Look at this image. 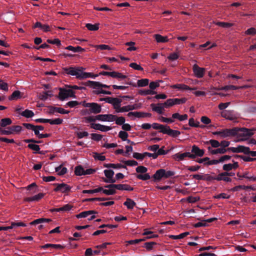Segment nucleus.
<instances>
[{
	"label": "nucleus",
	"mask_w": 256,
	"mask_h": 256,
	"mask_svg": "<svg viewBox=\"0 0 256 256\" xmlns=\"http://www.w3.org/2000/svg\"><path fill=\"white\" fill-rule=\"evenodd\" d=\"M85 68L82 66L64 68V71L67 74L74 76L78 79L82 80V76Z\"/></svg>",
	"instance_id": "1"
},
{
	"label": "nucleus",
	"mask_w": 256,
	"mask_h": 256,
	"mask_svg": "<svg viewBox=\"0 0 256 256\" xmlns=\"http://www.w3.org/2000/svg\"><path fill=\"white\" fill-rule=\"evenodd\" d=\"M56 97L60 100H64L69 97L76 98V96L75 92L72 90L60 88L58 95Z\"/></svg>",
	"instance_id": "2"
},
{
	"label": "nucleus",
	"mask_w": 256,
	"mask_h": 256,
	"mask_svg": "<svg viewBox=\"0 0 256 256\" xmlns=\"http://www.w3.org/2000/svg\"><path fill=\"white\" fill-rule=\"evenodd\" d=\"M233 129H236V134H234L235 136H237L239 137H249L254 134V129H249L245 128H234ZM246 138H242L240 140H239V141L240 140H244Z\"/></svg>",
	"instance_id": "3"
},
{
	"label": "nucleus",
	"mask_w": 256,
	"mask_h": 256,
	"mask_svg": "<svg viewBox=\"0 0 256 256\" xmlns=\"http://www.w3.org/2000/svg\"><path fill=\"white\" fill-rule=\"evenodd\" d=\"M236 129L225 128L220 131L212 132L214 135L219 136L222 138H225L228 136H234Z\"/></svg>",
	"instance_id": "4"
},
{
	"label": "nucleus",
	"mask_w": 256,
	"mask_h": 256,
	"mask_svg": "<svg viewBox=\"0 0 256 256\" xmlns=\"http://www.w3.org/2000/svg\"><path fill=\"white\" fill-rule=\"evenodd\" d=\"M53 185L56 186L54 190L55 192H60L65 194H68V193L70 190L72 188L71 186L65 183H55Z\"/></svg>",
	"instance_id": "5"
},
{
	"label": "nucleus",
	"mask_w": 256,
	"mask_h": 256,
	"mask_svg": "<svg viewBox=\"0 0 256 256\" xmlns=\"http://www.w3.org/2000/svg\"><path fill=\"white\" fill-rule=\"evenodd\" d=\"M106 188H115L116 190H120L132 191L134 188L130 185L127 184H110L104 186Z\"/></svg>",
	"instance_id": "6"
},
{
	"label": "nucleus",
	"mask_w": 256,
	"mask_h": 256,
	"mask_svg": "<svg viewBox=\"0 0 256 256\" xmlns=\"http://www.w3.org/2000/svg\"><path fill=\"white\" fill-rule=\"evenodd\" d=\"M160 132L164 134H167L168 136L173 138H176L180 134V132L178 130H173L170 127L166 125V128L162 130H160Z\"/></svg>",
	"instance_id": "7"
},
{
	"label": "nucleus",
	"mask_w": 256,
	"mask_h": 256,
	"mask_svg": "<svg viewBox=\"0 0 256 256\" xmlns=\"http://www.w3.org/2000/svg\"><path fill=\"white\" fill-rule=\"evenodd\" d=\"M89 113L98 114L102 112V106L100 104L96 102H90L89 104Z\"/></svg>",
	"instance_id": "8"
},
{
	"label": "nucleus",
	"mask_w": 256,
	"mask_h": 256,
	"mask_svg": "<svg viewBox=\"0 0 256 256\" xmlns=\"http://www.w3.org/2000/svg\"><path fill=\"white\" fill-rule=\"evenodd\" d=\"M192 70L195 76L198 78H202L206 72L204 68H200L196 64L193 66Z\"/></svg>",
	"instance_id": "9"
},
{
	"label": "nucleus",
	"mask_w": 256,
	"mask_h": 256,
	"mask_svg": "<svg viewBox=\"0 0 256 256\" xmlns=\"http://www.w3.org/2000/svg\"><path fill=\"white\" fill-rule=\"evenodd\" d=\"M90 127L96 130H98L102 132H107L112 129V128L108 126L102 125L100 124L91 123Z\"/></svg>",
	"instance_id": "10"
},
{
	"label": "nucleus",
	"mask_w": 256,
	"mask_h": 256,
	"mask_svg": "<svg viewBox=\"0 0 256 256\" xmlns=\"http://www.w3.org/2000/svg\"><path fill=\"white\" fill-rule=\"evenodd\" d=\"M164 169L160 168L157 170L155 174L152 176V178H153V180L154 182H159L162 178H164Z\"/></svg>",
	"instance_id": "11"
},
{
	"label": "nucleus",
	"mask_w": 256,
	"mask_h": 256,
	"mask_svg": "<svg viewBox=\"0 0 256 256\" xmlns=\"http://www.w3.org/2000/svg\"><path fill=\"white\" fill-rule=\"evenodd\" d=\"M246 146H238L237 147H230L228 148V151H232L234 153L243 152L246 154Z\"/></svg>",
	"instance_id": "12"
},
{
	"label": "nucleus",
	"mask_w": 256,
	"mask_h": 256,
	"mask_svg": "<svg viewBox=\"0 0 256 256\" xmlns=\"http://www.w3.org/2000/svg\"><path fill=\"white\" fill-rule=\"evenodd\" d=\"M49 109L50 110V113H54L56 112L61 114H68L70 112V111L65 110L62 108L50 106Z\"/></svg>",
	"instance_id": "13"
},
{
	"label": "nucleus",
	"mask_w": 256,
	"mask_h": 256,
	"mask_svg": "<svg viewBox=\"0 0 256 256\" xmlns=\"http://www.w3.org/2000/svg\"><path fill=\"white\" fill-rule=\"evenodd\" d=\"M192 152L194 154L197 156H202L204 154V150L200 149L198 146L194 145L192 148Z\"/></svg>",
	"instance_id": "14"
},
{
	"label": "nucleus",
	"mask_w": 256,
	"mask_h": 256,
	"mask_svg": "<svg viewBox=\"0 0 256 256\" xmlns=\"http://www.w3.org/2000/svg\"><path fill=\"white\" fill-rule=\"evenodd\" d=\"M100 84L101 83L100 82L91 80H88L86 82H84L82 83V85L85 86H88L93 88H100Z\"/></svg>",
	"instance_id": "15"
},
{
	"label": "nucleus",
	"mask_w": 256,
	"mask_h": 256,
	"mask_svg": "<svg viewBox=\"0 0 256 256\" xmlns=\"http://www.w3.org/2000/svg\"><path fill=\"white\" fill-rule=\"evenodd\" d=\"M96 214H98L97 212H96L95 210H90L82 212L80 213L79 214H76V216L78 218H86L89 215Z\"/></svg>",
	"instance_id": "16"
},
{
	"label": "nucleus",
	"mask_w": 256,
	"mask_h": 256,
	"mask_svg": "<svg viewBox=\"0 0 256 256\" xmlns=\"http://www.w3.org/2000/svg\"><path fill=\"white\" fill-rule=\"evenodd\" d=\"M210 147L209 146L208 148V150L210 151V153L212 154H224L228 152V148H220L216 149V150H210Z\"/></svg>",
	"instance_id": "17"
},
{
	"label": "nucleus",
	"mask_w": 256,
	"mask_h": 256,
	"mask_svg": "<svg viewBox=\"0 0 256 256\" xmlns=\"http://www.w3.org/2000/svg\"><path fill=\"white\" fill-rule=\"evenodd\" d=\"M52 222V220L50 218H40L38 219H36L34 221L30 222V225H36L40 224H42L44 222Z\"/></svg>",
	"instance_id": "18"
},
{
	"label": "nucleus",
	"mask_w": 256,
	"mask_h": 256,
	"mask_svg": "<svg viewBox=\"0 0 256 256\" xmlns=\"http://www.w3.org/2000/svg\"><path fill=\"white\" fill-rule=\"evenodd\" d=\"M73 206L70 204H66L64 205L61 208H54L52 210V212H68L70 210Z\"/></svg>",
	"instance_id": "19"
},
{
	"label": "nucleus",
	"mask_w": 256,
	"mask_h": 256,
	"mask_svg": "<svg viewBox=\"0 0 256 256\" xmlns=\"http://www.w3.org/2000/svg\"><path fill=\"white\" fill-rule=\"evenodd\" d=\"M150 107L153 111L156 112L159 114H162L163 113L164 106L162 105H158V106H156L155 104H150Z\"/></svg>",
	"instance_id": "20"
},
{
	"label": "nucleus",
	"mask_w": 256,
	"mask_h": 256,
	"mask_svg": "<svg viewBox=\"0 0 256 256\" xmlns=\"http://www.w3.org/2000/svg\"><path fill=\"white\" fill-rule=\"evenodd\" d=\"M172 118L174 119H178L180 121H184L188 118V116L186 114L180 115V114L176 112L172 114Z\"/></svg>",
	"instance_id": "21"
},
{
	"label": "nucleus",
	"mask_w": 256,
	"mask_h": 256,
	"mask_svg": "<svg viewBox=\"0 0 256 256\" xmlns=\"http://www.w3.org/2000/svg\"><path fill=\"white\" fill-rule=\"evenodd\" d=\"M128 209L132 210L136 205V203L132 199L127 198L126 201L124 203Z\"/></svg>",
	"instance_id": "22"
},
{
	"label": "nucleus",
	"mask_w": 256,
	"mask_h": 256,
	"mask_svg": "<svg viewBox=\"0 0 256 256\" xmlns=\"http://www.w3.org/2000/svg\"><path fill=\"white\" fill-rule=\"evenodd\" d=\"M154 38L158 42H166L168 41V36H164L159 34H154Z\"/></svg>",
	"instance_id": "23"
},
{
	"label": "nucleus",
	"mask_w": 256,
	"mask_h": 256,
	"mask_svg": "<svg viewBox=\"0 0 256 256\" xmlns=\"http://www.w3.org/2000/svg\"><path fill=\"white\" fill-rule=\"evenodd\" d=\"M188 152H186L182 154L177 153L174 155V158L178 161H180L184 160L186 157H188Z\"/></svg>",
	"instance_id": "24"
},
{
	"label": "nucleus",
	"mask_w": 256,
	"mask_h": 256,
	"mask_svg": "<svg viewBox=\"0 0 256 256\" xmlns=\"http://www.w3.org/2000/svg\"><path fill=\"white\" fill-rule=\"evenodd\" d=\"M12 124V120L10 118H2L0 121V126L2 128L10 126Z\"/></svg>",
	"instance_id": "25"
},
{
	"label": "nucleus",
	"mask_w": 256,
	"mask_h": 256,
	"mask_svg": "<svg viewBox=\"0 0 256 256\" xmlns=\"http://www.w3.org/2000/svg\"><path fill=\"white\" fill-rule=\"evenodd\" d=\"M66 50H71L74 52H82L85 50L84 48H82L80 46H77L76 47H74L72 46H69L65 48Z\"/></svg>",
	"instance_id": "26"
},
{
	"label": "nucleus",
	"mask_w": 256,
	"mask_h": 256,
	"mask_svg": "<svg viewBox=\"0 0 256 256\" xmlns=\"http://www.w3.org/2000/svg\"><path fill=\"white\" fill-rule=\"evenodd\" d=\"M20 94L21 92L20 91L15 90L12 93L11 96H9L8 99L10 100H17L21 98Z\"/></svg>",
	"instance_id": "27"
},
{
	"label": "nucleus",
	"mask_w": 256,
	"mask_h": 256,
	"mask_svg": "<svg viewBox=\"0 0 256 256\" xmlns=\"http://www.w3.org/2000/svg\"><path fill=\"white\" fill-rule=\"evenodd\" d=\"M140 106L138 104H134L132 105H128L126 106H124V112H128L130 110H138L140 108Z\"/></svg>",
	"instance_id": "28"
},
{
	"label": "nucleus",
	"mask_w": 256,
	"mask_h": 256,
	"mask_svg": "<svg viewBox=\"0 0 256 256\" xmlns=\"http://www.w3.org/2000/svg\"><path fill=\"white\" fill-rule=\"evenodd\" d=\"M139 94L142 96H146L148 94H155L156 92L154 90H152L150 89L148 90H139Z\"/></svg>",
	"instance_id": "29"
},
{
	"label": "nucleus",
	"mask_w": 256,
	"mask_h": 256,
	"mask_svg": "<svg viewBox=\"0 0 256 256\" xmlns=\"http://www.w3.org/2000/svg\"><path fill=\"white\" fill-rule=\"evenodd\" d=\"M56 171L58 173L60 176H62L66 173L67 168L65 167H62V165L56 168Z\"/></svg>",
	"instance_id": "30"
},
{
	"label": "nucleus",
	"mask_w": 256,
	"mask_h": 256,
	"mask_svg": "<svg viewBox=\"0 0 256 256\" xmlns=\"http://www.w3.org/2000/svg\"><path fill=\"white\" fill-rule=\"evenodd\" d=\"M20 114L26 118H32L34 116V113L32 110H26L20 113Z\"/></svg>",
	"instance_id": "31"
},
{
	"label": "nucleus",
	"mask_w": 256,
	"mask_h": 256,
	"mask_svg": "<svg viewBox=\"0 0 256 256\" xmlns=\"http://www.w3.org/2000/svg\"><path fill=\"white\" fill-rule=\"evenodd\" d=\"M216 25L224 28H229L234 26V24L223 22H218L215 23Z\"/></svg>",
	"instance_id": "32"
},
{
	"label": "nucleus",
	"mask_w": 256,
	"mask_h": 256,
	"mask_svg": "<svg viewBox=\"0 0 256 256\" xmlns=\"http://www.w3.org/2000/svg\"><path fill=\"white\" fill-rule=\"evenodd\" d=\"M189 234V232H184L178 235H170V238L174 240L183 238Z\"/></svg>",
	"instance_id": "33"
},
{
	"label": "nucleus",
	"mask_w": 256,
	"mask_h": 256,
	"mask_svg": "<svg viewBox=\"0 0 256 256\" xmlns=\"http://www.w3.org/2000/svg\"><path fill=\"white\" fill-rule=\"evenodd\" d=\"M84 172V168L82 166L79 165L75 168L74 174L76 176H82Z\"/></svg>",
	"instance_id": "34"
},
{
	"label": "nucleus",
	"mask_w": 256,
	"mask_h": 256,
	"mask_svg": "<svg viewBox=\"0 0 256 256\" xmlns=\"http://www.w3.org/2000/svg\"><path fill=\"white\" fill-rule=\"evenodd\" d=\"M86 27L89 30L96 31L98 30L99 28V24H86Z\"/></svg>",
	"instance_id": "35"
},
{
	"label": "nucleus",
	"mask_w": 256,
	"mask_h": 256,
	"mask_svg": "<svg viewBox=\"0 0 256 256\" xmlns=\"http://www.w3.org/2000/svg\"><path fill=\"white\" fill-rule=\"evenodd\" d=\"M102 190H103V188L99 187L97 188L94 189V190H83L82 192V194H92L94 193H96V192H102Z\"/></svg>",
	"instance_id": "36"
},
{
	"label": "nucleus",
	"mask_w": 256,
	"mask_h": 256,
	"mask_svg": "<svg viewBox=\"0 0 256 256\" xmlns=\"http://www.w3.org/2000/svg\"><path fill=\"white\" fill-rule=\"evenodd\" d=\"M81 104V103L78 102L76 100H72L68 102L64 106L66 108L70 107V108H74L77 106H78Z\"/></svg>",
	"instance_id": "37"
},
{
	"label": "nucleus",
	"mask_w": 256,
	"mask_h": 256,
	"mask_svg": "<svg viewBox=\"0 0 256 256\" xmlns=\"http://www.w3.org/2000/svg\"><path fill=\"white\" fill-rule=\"evenodd\" d=\"M238 176H239L240 178H247L250 180L256 181V177H254L252 176H249L248 172H244L242 176L238 174Z\"/></svg>",
	"instance_id": "38"
},
{
	"label": "nucleus",
	"mask_w": 256,
	"mask_h": 256,
	"mask_svg": "<svg viewBox=\"0 0 256 256\" xmlns=\"http://www.w3.org/2000/svg\"><path fill=\"white\" fill-rule=\"evenodd\" d=\"M242 189V190H247V189H252V186H246L239 185V186H237L234 187L232 189V190L233 192H236V191H238Z\"/></svg>",
	"instance_id": "39"
},
{
	"label": "nucleus",
	"mask_w": 256,
	"mask_h": 256,
	"mask_svg": "<svg viewBox=\"0 0 256 256\" xmlns=\"http://www.w3.org/2000/svg\"><path fill=\"white\" fill-rule=\"evenodd\" d=\"M149 80L147 78L141 79L138 80L137 84L139 87L146 86L148 84Z\"/></svg>",
	"instance_id": "40"
},
{
	"label": "nucleus",
	"mask_w": 256,
	"mask_h": 256,
	"mask_svg": "<svg viewBox=\"0 0 256 256\" xmlns=\"http://www.w3.org/2000/svg\"><path fill=\"white\" fill-rule=\"evenodd\" d=\"M158 105H162L164 108H168L174 105L173 98H170L167 100L164 103H158Z\"/></svg>",
	"instance_id": "41"
},
{
	"label": "nucleus",
	"mask_w": 256,
	"mask_h": 256,
	"mask_svg": "<svg viewBox=\"0 0 256 256\" xmlns=\"http://www.w3.org/2000/svg\"><path fill=\"white\" fill-rule=\"evenodd\" d=\"M53 96L52 91H46L40 96V98L42 100H46L48 99V97H52Z\"/></svg>",
	"instance_id": "42"
},
{
	"label": "nucleus",
	"mask_w": 256,
	"mask_h": 256,
	"mask_svg": "<svg viewBox=\"0 0 256 256\" xmlns=\"http://www.w3.org/2000/svg\"><path fill=\"white\" fill-rule=\"evenodd\" d=\"M242 88V87H241V86H235L234 85H228V86H224L220 88V90H236L240 88Z\"/></svg>",
	"instance_id": "43"
},
{
	"label": "nucleus",
	"mask_w": 256,
	"mask_h": 256,
	"mask_svg": "<svg viewBox=\"0 0 256 256\" xmlns=\"http://www.w3.org/2000/svg\"><path fill=\"white\" fill-rule=\"evenodd\" d=\"M108 190H104L103 188V190L102 191V192L106 195L110 196V195H114L116 193V190L115 188H108Z\"/></svg>",
	"instance_id": "44"
},
{
	"label": "nucleus",
	"mask_w": 256,
	"mask_h": 256,
	"mask_svg": "<svg viewBox=\"0 0 256 256\" xmlns=\"http://www.w3.org/2000/svg\"><path fill=\"white\" fill-rule=\"evenodd\" d=\"M98 76H100L99 74H94L90 72H83L82 76V79H84L88 78H95Z\"/></svg>",
	"instance_id": "45"
},
{
	"label": "nucleus",
	"mask_w": 256,
	"mask_h": 256,
	"mask_svg": "<svg viewBox=\"0 0 256 256\" xmlns=\"http://www.w3.org/2000/svg\"><path fill=\"white\" fill-rule=\"evenodd\" d=\"M104 172L106 178L110 179H114L113 176L114 173L112 170H105Z\"/></svg>",
	"instance_id": "46"
},
{
	"label": "nucleus",
	"mask_w": 256,
	"mask_h": 256,
	"mask_svg": "<svg viewBox=\"0 0 256 256\" xmlns=\"http://www.w3.org/2000/svg\"><path fill=\"white\" fill-rule=\"evenodd\" d=\"M136 178L138 180H150V176L148 174L145 173L144 174H138L136 176Z\"/></svg>",
	"instance_id": "47"
},
{
	"label": "nucleus",
	"mask_w": 256,
	"mask_h": 256,
	"mask_svg": "<svg viewBox=\"0 0 256 256\" xmlns=\"http://www.w3.org/2000/svg\"><path fill=\"white\" fill-rule=\"evenodd\" d=\"M63 120L62 119L58 118L55 119H48V123L50 124H62Z\"/></svg>",
	"instance_id": "48"
},
{
	"label": "nucleus",
	"mask_w": 256,
	"mask_h": 256,
	"mask_svg": "<svg viewBox=\"0 0 256 256\" xmlns=\"http://www.w3.org/2000/svg\"><path fill=\"white\" fill-rule=\"evenodd\" d=\"M12 132V134H13L14 132H20L22 129V128L20 126H13L8 128Z\"/></svg>",
	"instance_id": "49"
},
{
	"label": "nucleus",
	"mask_w": 256,
	"mask_h": 256,
	"mask_svg": "<svg viewBox=\"0 0 256 256\" xmlns=\"http://www.w3.org/2000/svg\"><path fill=\"white\" fill-rule=\"evenodd\" d=\"M133 158H134L138 160H142L146 156V155H144V152L143 154H140L136 152H134L133 153L132 155Z\"/></svg>",
	"instance_id": "50"
},
{
	"label": "nucleus",
	"mask_w": 256,
	"mask_h": 256,
	"mask_svg": "<svg viewBox=\"0 0 256 256\" xmlns=\"http://www.w3.org/2000/svg\"><path fill=\"white\" fill-rule=\"evenodd\" d=\"M222 116L223 118H224L228 120H234V116L230 114V112L226 110L222 112Z\"/></svg>",
	"instance_id": "51"
},
{
	"label": "nucleus",
	"mask_w": 256,
	"mask_h": 256,
	"mask_svg": "<svg viewBox=\"0 0 256 256\" xmlns=\"http://www.w3.org/2000/svg\"><path fill=\"white\" fill-rule=\"evenodd\" d=\"M128 136V134L124 131L121 130L118 133L119 138H120L123 141L127 140Z\"/></svg>",
	"instance_id": "52"
},
{
	"label": "nucleus",
	"mask_w": 256,
	"mask_h": 256,
	"mask_svg": "<svg viewBox=\"0 0 256 256\" xmlns=\"http://www.w3.org/2000/svg\"><path fill=\"white\" fill-rule=\"evenodd\" d=\"M152 125V127L155 130H164L166 126L160 124L158 123H154Z\"/></svg>",
	"instance_id": "53"
},
{
	"label": "nucleus",
	"mask_w": 256,
	"mask_h": 256,
	"mask_svg": "<svg viewBox=\"0 0 256 256\" xmlns=\"http://www.w3.org/2000/svg\"><path fill=\"white\" fill-rule=\"evenodd\" d=\"M28 147L32 150L36 151L34 153L38 152L40 150V146L35 144H29L28 145Z\"/></svg>",
	"instance_id": "54"
},
{
	"label": "nucleus",
	"mask_w": 256,
	"mask_h": 256,
	"mask_svg": "<svg viewBox=\"0 0 256 256\" xmlns=\"http://www.w3.org/2000/svg\"><path fill=\"white\" fill-rule=\"evenodd\" d=\"M114 78H116L118 79L119 80H122L124 79H125L127 78V76L126 75L123 74H122L114 71Z\"/></svg>",
	"instance_id": "55"
},
{
	"label": "nucleus",
	"mask_w": 256,
	"mask_h": 256,
	"mask_svg": "<svg viewBox=\"0 0 256 256\" xmlns=\"http://www.w3.org/2000/svg\"><path fill=\"white\" fill-rule=\"evenodd\" d=\"M173 101L174 104H184L186 101V98H173Z\"/></svg>",
	"instance_id": "56"
},
{
	"label": "nucleus",
	"mask_w": 256,
	"mask_h": 256,
	"mask_svg": "<svg viewBox=\"0 0 256 256\" xmlns=\"http://www.w3.org/2000/svg\"><path fill=\"white\" fill-rule=\"evenodd\" d=\"M136 170L138 173L145 174L148 171V168L144 166H138Z\"/></svg>",
	"instance_id": "57"
},
{
	"label": "nucleus",
	"mask_w": 256,
	"mask_h": 256,
	"mask_svg": "<svg viewBox=\"0 0 256 256\" xmlns=\"http://www.w3.org/2000/svg\"><path fill=\"white\" fill-rule=\"evenodd\" d=\"M91 138L92 140L98 142L102 140V136L101 134H96V133H92L91 134Z\"/></svg>",
	"instance_id": "58"
},
{
	"label": "nucleus",
	"mask_w": 256,
	"mask_h": 256,
	"mask_svg": "<svg viewBox=\"0 0 256 256\" xmlns=\"http://www.w3.org/2000/svg\"><path fill=\"white\" fill-rule=\"evenodd\" d=\"M207 143L210 144L214 148H218L220 146V142L215 140H210Z\"/></svg>",
	"instance_id": "59"
},
{
	"label": "nucleus",
	"mask_w": 256,
	"mask_h": 256,
	"mask_svg": "<svg viewBox=\"0 0 256 256\" xmlns=\"http://www.w3.org/2000/svg\"><path fill=\"white\" fill-rule=\"evenodd\" d=\"M162 80H159L158 82H152L150 84L149 86L151 90H154L156 88L160 86L159 82H162Z\"/></svg>",
	"instance_id": "60"
},
{
	"label": "nucleus",
	"mask_w": 256,
	"mask_h": 256,
	"mask_svg": "<svg viewBox=\"0 0 256 256\" xmlns=\"http://www.w3.org/2000/svg\"><path fill=\"white\" fill-rule=\"evenodd\" d=\"M130 66L136 70L143 71L144 68L139 64H138L136 63L132 62L130 64Z\"/></svg>",
	"instance_id": "61"
},
{
	"label": "nucleus",
	"mask_w": 256,
	"mask_h": 256,
	"mask_svg": "<svg viewBox=\"0 0 256 256\" xmlns=\"http://www.w3.org/2000/svg\"><path fill=\"white\" fill-rule=\"evenodd\" d=\"M164 178H168L172 177L175 174L174 172L170 171V170L166 171V170L165 169H164Z\"/></svg>",
	"instance_id": "62"
},
{
	"label": "nucleus",
	"mask_w": 256,
	"mask_h": 256,
	"mask_svg": "<svg viewBox=\"0 0 256 256\" xmlns=\"http://www.w3.org/2000/svg\"><path fill=\"white\" fill-rule=\"evenodd\" d=\"M116 124L118 125H122L124 124V122L126 121L125 118L123 116H120L118 118L116 116Z\"/></svg>",
	"instance_id": "63"
},
{
	"label": "nucleus",
	"mask_w": 256,
	"mask_h": 256,
	"mask_svg": "<svg viewBox=\"0 0 256 256\" xmlns=\"http://www.w3.org/2000/svg\"><path fill=\"white\" fill-rule=\"evenodd\" d=\"M245 34L246 35H254L256 34V28H250L245 32Z\"/></svg>",
	"instance_id": "64"
}]
</instances>
